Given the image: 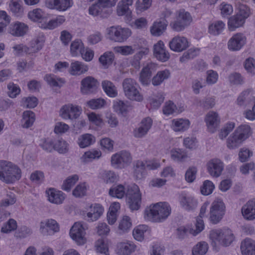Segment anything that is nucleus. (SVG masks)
I'll return each mask as SVG.
<instances>
[{"mask_svg":"<svg viewBox=\"0 0 255 255\" xmlns=\"http://www.w3.org/2000/svg\"><path fill=\"white\" fill-rule=\"evenodd\" d=\"M186 107L184 104H175L173 101L168 100L163 105L162 112L166 116L178 115L185 111Z\"/></svg>","mask_w":255,"mask_h":255,"instance_id":"28","label":"nucleus"},{"mask_svg":"<svg viewBox=\"0 0 255 255\" xmlns=\"http://www.w3.org/2000/svg\"><path fill=\"white\" fill-rule=\"evenodd\" d=\"M132 227L131 218L128 215H123L118 221L116 233L121 236L125 235L130 231Z\"/></svg>","mask_w":255,"mask_h":255,"instance_id":"34","label":"nucleus"},{"mask_svg":"<svg viewBox=\"0 0 255 255\" xmlns=\"http://www.w3.org/2000/svg\"><path fill=\"white\" fill-rule=\"evenodd\" d=\"M87 117L90 124L93 126L101 128L104 125L103 116L100 114L91 112L87 114Z\"/></svg>","mask_w":255,"mask_h":255,"instance_id":"57","label":"nucleus"},{"mask_svg":"<svg viewBox=\"0 0 255 255\" xmlns=\"http://www.w3.org/2000/svg\"><path fill=\"white\" fill-rule=\"evenodd\" d=\"M35 121V114L31 111H25L22 113L20 120L21 127L24 128L31 127Z\"/></svg>","mask_w":255,"mask_h":255,"instance_id":"47","label":"nucleus"},{"mask_svg":"<svg viewBox=\"0 0 255 255\" xmlns=\"http://www.w3.org/2000/svg\"><path fill=\"white\" fill-rule=\"evenodd\" d=\"M21 170L11 162L0 160V180L6 183H13L20 179Z\"/></svg>","mask_w":255,"mask_h":255,"instance_id":"5","label":"nucleus"},{"mask_svg":"<svg viewBox=\"0 0 255 255\" xmlns=\"http://www.w3.org/2000/svg\"><path fill=\"white\" fill-rule=\"evenodd\" d=\"M152 125V120L147 117L142 120L138 128L134 129L133 135L136 138H142L145 136Z\"/></svg>","mask_w":255,"mask_h":255,"instance_id":"33","label":"nucleus"},{"mask_svg":"<svg viewBox=\"0 0 255 255\" xmlns=\"http://www.w3.org/2000/svg\"><path fill=\"white\" fill-rule=\"evenodd\" d=\"M118 43H124L131 36V30L128 27L118 25Z\"/></svg>","mask_w":255,"mask_h":255,"instance_id":"60","label":"nucleus"},{"mask_svg":"<svg viewBox=\"0 0 255 255\" xmlns=\"http://www.w3.org/2000/svg\"><path fill=\"white\" fill-rule=\"evenodd\" d=\"M208 237L211 245L215 250H218L221 247H230L236 239L233 231L229 228L212 229L210 231Z\"/></svg>","mask_w":255,"mask_h":255,"instance_id":"3","label":"nucleus"},{"mask_svg":"<svg viewBox=\"0 0 255 255\" xmlns=\"http://www.w3.org/2000/svg\"><path fill=\"white\" fill-rule=\"evenodd\" d=\"M241 250L243 255H255V240L245 239L242 242Z\"/></svg>","mask_w":255,"mask_h":255,"instance_id":"50","label":"nucleus"},{"mask_svg":"<svg viewBox=\"0 0 255 255\" xmlns=\"http://www.w3.org/2000/svg\"><path fill=\"white\" fill-rule=\"evenodd\" d=\"M209 245L205 241L197 243L192 248V255H205L208 252Z\"/></svg>","mask_w":255,"mask_h":255,"instance_id":"63","label":"nucleus"},{"mask_svg":"<svg viewBox=\"0 0 255 255\" xmlns=\"http://www.w3.org/2000/svg\"><path fill=\"white\" fill-rule=\"evenodd\" d=\"M103 91L107 96L114 98L118 96V90L115 85L111 81L107 80H103L101 83Z\"/></svg>","mask_w":255,"mask_h":255,"instance_id":"49","label":"nucleus"},{"mask_svg":"<svg viewBox=\"0 0 255 255\" xmlns=\"http://www.w3.org/2000/svg\"><path fill=\"white\" fill-rule=\"evenodd\" d=\"M60 231L59 223L53 218L41 220L39 225V232L43 236H52Z\"/></svg>","mask_w":255,"mask_h":255,"instance_id":"14","label":"nucleus"},{"mask_svg":"<svg viewBox=\"0 0 255 255\" xmlns=\"http://www.w3.org/2000/svg\"><path fill=\"white\" fill-rule=\"evenodd\" d=\"M136 248L133 242L124 240L117 243L115 251L118 255H130L135 252Z\"/></svg>","mask_w":255,"mask_h":255,"instance_id":"27","label":"nucleus"},{"mask_svg":"<svg viewBox=\"0 0 255 255\" xmlns=\"http://www.w3.org/2000/svg\"><path fill=\"white\" fill-rule=\"evenodd\" d=\"M85 44L80 39H75L70 45L69 52L72 57H79L82 51L84 50Z\"/></svg>","mask_w":255,"mask_h":255,"instance_id":"52","label":"nucleus"},{"mask_svg":"<svg viewBox=\"0 0 255 255\" xmlns=\"http://www.w3.org/2000/svg\"><path fill=\"white\" fill-rule=\"evenodd\" d=\"M247 36L243 32L235 33L229 38L227 42L228 49L233 52L239 51L247 44Z\"/></svg>","mask_w":255,"mask_h":255,"instance_id":"15","label":"nucleus"},{"mask_svg":"<svg viewBox=\"0 0 255 255\" xmlns=\"http://www.w3.org/2000/svg\"><path fill=\"white\" fill-rule=\"evenodd\" d=\"M167 22L163 20H157L155 21L150 27V32L152 35L159 36L161 35L166 29Z\"/></svg>","mask_w":255,"mask_h":255,"instance_id":"51","label":"nucleus"},{"mask_svg":"<svg viewBox=\"0 0 255 255\" xmlns=\"http://www.w3.org/2000/svg\"><path fill=\"white\" fill-rule=\"evenodd\" d=\"M110 243V241L107 239H99L95 243V251L101 254L109 255Z\"/></svg>","mask_w":255,"mask_h":255,"instance_id":"55","label":"nucleus"},{"mask_svg":"<svg viewBox=\"0 0 255 255\" xmlns=\"http://www.w3.org/2000/svg\"><path fill=\"white\" fill-rule=\"evenodd\" d=\"M82 113L81 106L67 103L62 105L58 112L59 116L64 120H75L78 119Z\"/></svg>","mask_w":255,"mask_h":255,"instance_id":"12","label":"nucleus"},{"mask_svg":"<svg viewBox=\"0 0 255 255\" xmlns=\"http://www.w3.org/2000/svg\"><path fill=\"white\" fill-rule=\"evenodd\" d=\"M253 134V129L249 124H241L227 138V147L230 149L238 148Z\"/></svg>","mask_w":255,"mask_h":255,"instance_id":"4","label":"nucleus"},{"mask_svg":"<svg viewBox=\"0 0 255 255\" xmlns=\"http://www.w3.org/2000/svg\"><path fill=\"white\" fill-rule=\"evenodd\" d=\"M151 233L150 228L146 225H139L135 227L132 231L133 238L138 242H142L144 237Z\"/></svg>","mask_w":255,"mask_h":255,"instance_id":"40","label":"nucleus"},{"mask_svg":"<svg viewBox=\"0 0 255 255\" xmlns=\"http://www.w3.org/2000/svg\"><path fill=\"white\" fill-rule=\"evenodd\" d=\"M133 0H121L117 7V13L119 16H125L127 23H129L132 20V13L129 8L132 5Z\"/></svg>","mask_w":255,"mask_h":255,"instance_id":"30","label":"nucleus"},{"mask_svg":"<svg viewBox=\"0 0 255 255\" xmlns=\"http://www.w3.org/2000/svg\"><path fill=\"white\" fill-rule=\"evenodd\" d=\"M8 10L17 18H22L24 8L20 0H10L8 2Z\"/></svg>","mask_w":255,"mask_h":255,"instance_id":"38","label":"nucleus"},{"mask_svg":"<svg viewBox=\"0 0 255 255\" xmlns=\"http://www.w3.org/2000/svg\"><path fill=\"white\" fill-rule=\"evenodd\" d=\"M246 21L235 14L234 15L230 16L228 19V29L230 31H235L237 29L243 27L244 26Z\"/></svg>","mask_w":255,"mask_h":255,"instance_id":"48","label":"nucleus"},{"mask_svg":"<svg viewBox=\"0 0 255 255\" xmlns=\"http://www.w3.org/2000/svg\"><path fill=\"white\" fill-rule=\"evenodd\" d=\"M225 23L221 20H218L210 23L208 26V32L212 36H217L225 30Z\"/></svg>","mask_w":255,"mask_h":255,"instance_id":"42","label":"nucleus"},{"mask_svg":"<svg viewBox=\"0 0 255 255\" xmlns=\"http://www.w3.org/2000/svg\"><path fill=\"white\" fill-rule=\"evenodd\" d=\"M204 122L208 132L213 133L219 129L221 119L218 113L215 111H209L205 116Z\"/></svg>","mask_w":255,"mask_h":255,"instance_id":"18","label":"nucleus"},{"mask_svg":"<svg viewBox=\"0 0 255 255\" xmlns=\"http://www.w3.org/2000/svg\"><path fill=\"white\" fill-rule=\"evenodd\" d=\"M113 111L119 116L125 117L129 112L130 106L127 102L120 99H116L113 101Z\"/></svg>","mask_w":255,"mask_h":255,"instance_id":"37","label":"nucleus"},{"mask_svg":"<svg viewBox=\"0 0 255 255\" xmlns=\"http://www.w3.org/2000/svg\"><path fill=\"white\" fill-rule=\"evenodd\" d=\"M99 85V82L94 77H85L80 82V92L83 95L91 94L97 89Z\"/></svg>","mask_w":255,"mask_h":255,"instance_id":"25","label":"nucleus"},{"mask_svg":"<svg viewBox=\"0 0 255 255\" xmlns=\"http://www.w3.org/2000/svg\"><path fill=\"white\" fill-rule=\"evenodd\" d=\"M96 138L92 134L86 133L80 135L76 142L80 148H86L95 143Z\"/></svg>","mask_w":255,"mask_h":255,"instance_id":"39","label":"nucleus"},{"mask_svg":"<svg viewBox=\"0 0 255 255\" xmlns=\"http://www.w3.org/2000/svg\"><path fill=\"white\" fill-rule=\"evenodd\" d=\"M169 153L171 159L175 162H183L188 158L187 152L182 148L174 147L166 151L165 153Z\"/></svg>","mask_w":255,"mask_h":255,"instance_id":"41","label":"nucleus"},{"mask_svg":"<svg viewBox=\"0 0 255 255\" xmlns=\"http://www.w3.org/2000/svg\"><path fill=\"white\" fill-rule=\"evenodd\" d=\"M125 96L129 100L136 102H142L144 100L140 89L135 80L126 78L122 83Z\"/></svg>","mask_w":255,"mask_h":255,"instance_id":"7","label":"nucleus"},{"mask_svg":"<svg viewBox=\"0 0 255 255\" xmlns=\"http://www.w3.org/2000/svg\"><path fill=\"white\" fill-rule=\"evenodd\" d=\"M104 206L99 203H87L84 210L80 212L83 218L88 222H93L98 220L104 214Z\"/></svg>","mask_w":255,"mask_h":255,"instance_id":"10","label":"nucleus"},{"mask_svg":"<svg viewBox=\"0 0 255 255\" xmlns=\"http://www.w3.org/2000/svg\"><path fill=\"white\" fill-rule=\"evenodd\" d=\"M89 70V66L87 63L74 60L69 65L68 73L72 76H79L86 74Z\"/></svg>","mask_w":255,"mask_h":255,"instance_id":"29","label":"nucleus"},{"mask_svg":"<svg viewBox=\"0 0 255 255\" xmlns=\"http://www.w3.org/2000/svg\"><path fill=\"white\" fill-rule=\"evenodd\" d=\"M192 20V17L189 12L180 9L174 13L169 26L174 31L181 32L191 24Z\"/></svg>","mask_w":255,"mask_h":255,"instance_id":"8","label":"nucleus"},{"mask_svg":"<svg viewBox=\"0 0 255 255\" xmlns=\"http://www.w3.org/2000/svg\"><path fill=\"white\" fill-rule=\"evenodd\" d=\"M107 105V101L102 98L91 99L85 103L86 107L93 110L104 108Z\"/></svg>","mask_w":255,"mask_h":255,"instance_id":"58","label":"nucleus"},{"mask_svg":"<svg viewBox=\"0 0 255 255\" xmlns=\"http://www.w3.org/2000/svg\"><path fill=\"white\" fill-rule=\"evenodd\" d=\"M226 213V205L221 198L215 199L212 203L208 213V220L213 224L219 223Z\"/></svg>","mask_w":255,"mask_h":255,"instance_id":"9","label":"nucleus"},{"mask_svg":"<svg viewBox=\"0 0 255 255\" xmlns=\"http://www.w3.org/2000/svg\"><path fill=\"white\" fill-rule=\"evenodd\" d=\"M47 15L44 9L36 7L28 11L27 17L30 21L39 24L41 27V24L44 23L45 20L47 19Z\"/></svg>","mask_w":255,"mask_h":255,"instance_id":"31","label":"nucleus"},{"mask_svg":"<svg viewBox=\"0 0 255 255\" xmlns=\"http://www.w3.org/2000/svg\"><path fill=\"white\" fill-rule=\"evenodd\" d=\"M149 53L148 47L141 48L133 56L134 61L132 62V65L135 68L138 69L140 67V61L145 58Z\"/></svg>","mask_w":255,"mask_h":255,"instance_id":"62","label":"nucleus"},{"mask_svg":"<svg viewBox=\"0 0 255 255\" xmlns=\"http://www.w3.org/2000/svg\"><path fill=\"white\" fill-rule=\"evenodd\" d=\"M168 46L172 51L181 52L189 46L188 39L185 36L176 35L169 41Z\"/></svg>","mask_w":255,"mask_h":255,"instance_id":"26","label":"nucleus"},{"mask_svg":"<svg viewBox=\"0 0 255 255\" xmlns=\"http://www.w3.org/2000/svg\"><path fill=\"white\" fill-rule=\"evenodd\" d=\"M115 59L114 53L110 51L105 52L99 58V62L106 69L108 68Z\"/></svg>","mask_w":255,"mask_h":255,"instance_id":"59","label":"nucleus"},{"mask_svg":"<svg viewBox=\"0 0 255 255\" xmlns=\"http://www.w3.org/2000/svg\"><path fill=\"white\" fill-rule=\"evenodd\" d=\"M171 213V207L167 202L152 203L146 206L143 212V218L146 222L162 223Z\"/></svg>","mask_w":255,"mask_h":255,"instance_id":"2","label":"nucleus"},{"mask_svg":"<svg viewBox=\"0 0 255 255\" xmlns=\"http://www.w3.org/2000/svg\"><path fill=\"white\" fill-rule=\"evenodd\" d=\"M28 25L22 21H15L8 26L7 32L14 37H23L29 32Z\"/></svg>","mask_w":255,"mask_h":255,"instance_id":"19","label":"nucleus"},{"mask_svg":"<svg viewBox=\"0 0 255 255\" xmlns=\"http://www.w3.org/2000/svg\"><path fill=\"white\" fill-rule=\"evenodd\" d=\"M171 77V73L168 69L158 71L151 79V84L154 86H158Z\"/></svg>","mask_w":255,"mask_h":255,"instance_id":"45","label":"nucleus"},{"mask_svg":"<svg viewBox=\"0 0 255 255\" xmlns=\"http://www.w3.org/2000/svg\"><path fill=\"white\" fill-rule=\"evenodd\" d=\"M66 18L65 16L58 15L48 22H44L41 24V28L43 29L53 30L64 24Z\"/></svg>","mask_w":255,"mask_h":255,"instance_id":"44","label":"nucleus"},{"mask_svg":"<svg viewBox=\"0 0 255 255\" xmlns=\"http://www.w3.org/2000/svg\"><path fill=\"white\" fill-rule=\"evenodd\" d=\"M101 150L105 152H112L114 151L115 141L111 138L105 137L99 141Z\"/></svg>","mask_w":255,"mask_h":255,"instance_id":"61","label":"nucleus"},{"mask_svg":"<svg viewBox=\"0 0 255 255\" xmlns=\"http://www.w3.org/2000/svg\"><path fill=\"white\" fill-rule=\"evenodd\" d=\"M187 227L189 235L196 237L204 230L205 226L203 219L196 218L194 224H188Z\"/></svg>","mask_w":255,"mask_h":255,"instance_id":"46","label":"nucleus"},{"mask_svg":"<svg viewBox=\"0 0 255 255\" xmlns=\"http://www.w3.org/2000/svg\"><path fill=\"white\" fill-rule=\"evenodd\" d=\"M157 69V64L149 62L144 65L139 74L138 81L143 86H148L151 83L152 73Z\"/></svg>","mask_w":255,"mask_h":255,"instance_id":"17","label":"nucleus"},{"mask_svg":"<svg viewBox=\"0 0 255 255\" xmlns=\"http://www.w3.org/2000/svg\"><path fill=\"white\" fill-rule=\"evenodd\" d=\"M89 186L86 182H80L73 190L72 195L76 198H82L87 195Z\"/></svg>","mask_w":255,"mask_h":255,"instance_id":"64","label":"nucleus"},{"mask_svg":"<svg viewBox=\"0 0 255 255\" xmlns=\"http://www.w3.org/2000/svg\"><path fill=\"white\" fill-rule=\"evenodd\" d=\"M102 156V151L97 148H92L85 151L79 158L82 164H86L93 161L99 160Z\"/></svg>","mask_w":255,"mask_h":255,"instance_id":"32","label":"nucleus"},{"mask_svg":"<svg viewBox=\"0 0 255 255\" xmlns=\"http://www.w3.org/2000/svg\"><path fill=\"white\" fill-rule=\"evenodd\" d=\"M152 52L154 58L161 62L167 61L170 57V53L162 40H158L154 44Z\"/></svg>","mask_w":255,"mask_h":255,"instance_id":"20","label":"nucleus"},{"mask_svg":"<svg viewBox=\"0 0 255 255\" xmlns=\"http://www.w3.org/2000/svg\"><path fill=\"white\" fill-rule=\"evenodd\" d=\"M235 14L246 21L251 14V8L248 5L238 2L235 5Z\"/></svg>","mask_w":255,"mask_h":255,"instance_id":"54","label":"nucleus"},{"mask_svg":"<svg viewBox=\"0 0 255 255\" xmlns=\"http://www.w3.org/2000/svg\"><path fill=\"white\" fill-rule=\"evenodd\" d=\"M224 162L218 158H213L209 159L206 164L207 172L214 178H218L222 175L224 170Z\"/></svg>","mask_w":255,"mask_h":255,"instance_id":"16","label":"nucleus"},{"mask_svg":"<svg viewBox=\"0 0 255 255\" xmlns=\"http://www.w3.org/2000/svg\"><path fill=\"white\" fill-rule=\"evenodd\" d=\"M178 201L180 207L186 211L194 210L198 203L197 200L193 196L185 192L179 194Z\"/></svg>","mask_w":255,"mask_h":255,"instance_id":"24","label":"nucleus"},{"mask_svg":"<svg viewBox=\"0 0 255 255\" xmlns=\"http://www.w3.org/2000/svg\"><path fill=\"white\" fill-rule=\"evenodd\" d=\"M98 178L106 184H112L119 180V175L115 171L111 170H104L101 171Z\"/></svg>","mask_w":255,"mask_h":255,"instance_id":"43","label":"nucleus"},{"mask_svg":"<svg viewBox=\"0 0 255 255\" xmlns=\"http://www.w3.org/2000/svg\"><path fill=\"white\" fill-rule=\"evenodd\" d=\"M79 180V176L76 174L69 175L63 181L61 189L67 192H70Z\"/></svg>","mask_w":255,"mask_h":255,"instance_id":"56","label":"nucleus"},{"mask_svg":"<svg viewBox=\"0 0 255 255\" xmlns=\"http://www.w3.org/2000/svg\"><path fill=\"white\" fill-rule=\"evenodd\" d=\"M44 80L51 87L61 88L66 83L64 78L52 74H47L44 77Z\"/></svg>","mask_w":255,"mask_h":255,"instance_id":"53","label":"nucleus"},{"mask_svg":"<svg viewBox=\"0 0 255 255\" xmlns=\"http://www.w3.org/2000/svg\"><path fill=\"white\" fill-rule=\"evenodd\" d=\"M73 4V0H45V5L47 8L60 12L68 10Z\"/></svg>","mask_w":255,"mask_h":255,"instance_id":"22","label":"nucleus"},{"mask_svg":"<svg viewBox=\"0 0 255 255\" xmlns=\"http://www.w3.org/2000/svg\"><path fill=\"white\" fill-rule=\"evenodd\" d=\"M191 122L187 118H176L171 120V128L175 132H183L190 127Z\"/></svg>","mask_w":255,"mask_h":255,"instance_id":"36","label":"nucleus"},{"mask_svg":"<svg viewBox=\"0 0 255 255\" xmlns=\"http://www.w3.org/2000/svg\"><path fill=\"white\" fill-rule=\"evenodd\" d=\"M108 195L118 199L126 197L127 205L132 212L139 210L141 207L142 192L135 183L113 185L109 189Z\"/></svg>","mask_w":255,"mask_h":255,"instance_id":"1","label":"nucleus"},{"mask_svg":"<svg viewBox=\"0 0 255 255\" xmlns=\"http://www.w3.org/2000/svg\"><path fill=\"white\" fill-rule=\"evenodd\" d=\"M243 218L247 221L255 219V198L248 201L241 208Z\"/></svg>","mask_w":255,"mask_h":255,"instance_id":"35","label":"nucleus"},{"mask_svg":"<svg viewBox=\"0 0 255 255\" xmlns=\"http://www.w3.org/2000/svg\"><path fill=\"white\" fill-rule=\"evenodd\" d=\"M132 161L130 153L122 150L112 154L110 157L111 166L114 169H122L128 167Z\"/></svg>","mask_w":255,"mask_h":255,"instance_id":"13","label":"nucleus"},{"mask_svg":"<svg viewBox=\"0 0 255 255\" xmlns=\"http://www.w3.org/2000/svg\"><path fill=\"white\" fill-rule=\"evenodd\" d=\"M88 226L82 221L75 222L69 231V236L77 246H84L88 242Z\"/></svg>","mask_w":255,"mask_h":255,"instance_id":"6","label":"nucleus"},{"mask_svg":"<svg viewBox=\"0 0 255 255\" xmlns=\"http://www.w3.org/2000/svg\"><path fill=\"white\" fill-rule=\"evenodd\" d=\"M160 166L159 160L152 159L148 160H137L134 164V175L136 179L140 180L146 176L145 170H155Z\"/></svg>","mask_w":255,"mask_h":255,"instance_id":"11","label":"nucleus"},{"mask_svg":"<svg viewBox=\"0 0 255 255\" xmlns=\"http://www.w3.org/2000/svg\"><path fill=\"white\" fill-rule=\"evenodd\" d=\"M45 196L49 202L57 205L62 204L66 198V194L63 191L54 188L47 189Z\"/></svg>","mask_w":255,"mask_h":255,"instance_id":"23","label":"nucleus"},{"mask_svg":"<svg viewBox=\"0 0 255 255\" xmlns=\"http://www.w3.org/2000/svg\"><path fill=\"white\" fill-rule=\"evenodd\" d=\"M45 41V37L42 33H39L34 36L27 45V54L33 55L41 50Z\"/></svg>","mask_w":255,"mask_h":255,"instance_id":"21","label":"nucleus"}]
</instances>
